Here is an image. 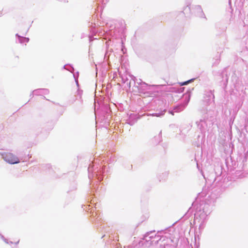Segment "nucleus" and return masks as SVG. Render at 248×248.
<instances>
[{
    "label": "nucleus",
    "mask_w": 248,
    "mask_h": 248,
    "mask_svg": "<svg viewBox=\"0 0 248 248\" xmlns=\"http://www.w3.org/2000/svg\"><path fill=\"white\" fill-rule=\"evenodd\" d=\"M35 95H42V89H37L34 90Z\"/></svg>",
    "instance_id": "4be33fe9"
},
{
    "label": "nucleus",
    "mask_w": 248,
    "mask_h": 248,
    "mask_svg": "<svg viewBox=\"0 0 248 248\" xmlns=\"http://www.w3.org/2000/svg\"><path fill=\"white\" fill-rule=\"evenodd\" d=\"M75 82L76 83L77 87H78V89H79V83L78 81V79L76 78Z\"/></svg>",
    "instance_id": "473e14b6"
},
{
    "label": "nucleus",
    "mask_w": 248,
    "mask_h": 248,
    "mask_svg": "<svg viewBox=\"0 0 248 248\" xmlns=\"http://www.w3.org/2000/svg\"><path fill=\"white\" fill-rule=\"evenodd\" d=\"M73 74V77L75 78V80H76V79H78V75H79V73L78 72H77L76 73H75L74 72V73H72Z\"/></svg>",
    "instance_id": "cd10ccee"
},
{
    "label": "nucleus",
    "mask_w": 248,
    "mask_h": 248,
    "mask_svg": "<svg viewBox=\"0 0 248 248\" xmlns=\"http://www.w3.org/2000/svg\"><path fill=\"white\" fill-rule=\"evenodd\" d=\"M140 118V116L139 115L130 113L128 115V118L126 119V123L130 125H133Z\"/></svg>",
    "instance_id": "9b49d317"
},
{
    "label": "nucleus",
    "mask_w": 248,
    "mask_h": 248,
    "mask_svg": "<svg viewBox=\"0 0 248 248\" xmlns=\"http://www.w3.org/2000/svg\"><path fill=\"white\" fill-rule=\"evenodd\" d=\"M168 176L169 172L165 171L158 175V179L160 182L165 181L167 179Z\"/></svg>",
    "instance_id": "f3484780"
},
{
    "label": "nucleus",
    "mask_w": 248,
    "mask_h": 248,
    "mask_svg": "<svg viewBox=\"0 0 248 248\" xmlns=\"http://www.w3.org/2000/svg\"><path fill=\"white\" fill-rule=\"evenodd\" d=\"M47 166H48V168L50 167V165H47Z\"/></svg>",
    "instance_id": "c03bdc74"
},
{
    "label": "nucleus",
    "mask_w": 248,
    "mask_h": 248,
    "mask_svg": "<svg viewBox=\"0 0 248 248\" xmlns=\"http://www.w3.org/2000/svg\"><path fill=\"white\" fill-rule=\"evenodd\" d=\"M195 79V78H192V79H190L189 80H188L187 81L182 82V83H180V84H181V86L187 85V84L193 82Z\"/></svg>",
    "instance_id": "b1692460"
},
{
    "label": "nucleus",
    "mask_w": 248,
    "mask_h": 248,
    "mask_svg": "<svg viewBox=\"0 0 248 248\" xmlns=\"http://www.w3.org/2000/svg\"><path fill=\"white\" fill-rule=\"evenodd\" d=\"M237 162H238V164H239V163H240V162H239V161H237ZM240 166H241V165H240ZM239 168H241V166H239Z\"/></svg>",
    "instance_id": "a19ab883"
},
{
    "label": "nucleus",
    "mask_w": 248,
    "mask_h": 248,
    "mask_svg": "<svg viewBox=\"0 0 248 248\" xmlns=\"http://www.w3.org/2000/svg\"><path fill=\"white\" fill-rule=\"evenodd\" d=\"M190 11L193 10L196 15L201 17H205V15L202 11V9L200 5H194L191 7L187 6Z\"/></svg>",
    "instance_id": "1a4fd4ad"
},
{
    "label": "nucleus",
    "mask_w": 248,
    "mask_h": 248,
    "mask_svg": "<svg viewBox=\"0 0 248 248\" xmlns=\"http://www.w3.org/2000/svg\"><path fill=\"white\" fill-rule=\"evenodd\" d=\"M155 235H156L155 234V231L148 232L144 235L143 239L146 242H149L152 240V238L154 237Z\"/></svg>",
    "instance_id": "2eb2a0df"
},
{
    "label": "nucleus",
    "mask_w": 248,
    "mask_h": 248,
    "mask_svg": "<svg viewBox=\"0 0 248 248\" xmlns=\"http://www.w3.org/2000/svg\"><path fill=\"white\" fill-rule=\"evenodd\" d=\"M16 37L17 38L16 43H19L20 44H23L24 43H28L30 39L28 37H25L19 35L18 33L16 34Z\"/></svg>",
    "instance_id": "4468645a"
},
{
    "label": "nucleus",
    "mask_w": 248,
    "mask_h": 248,
    "mask_svg": "<svg viewBox=\"0 0 248 248\" xmlns=\"http://www.w3.org/2000/svg\"><path fill=\"white\" fill-rule=\"evenodd\" d=\"M163 114V113H146L143 115V116H156V117H159Z\"/></svg>",
    "instance_id": "412c9836"
},
{
    "label": "nucleus",
    "mask_w": 248,
    "mask_h": 248,
    "mask_svg": "<svg viewBox=\"0 0 248 248\" xmlns=\"http://www.w3.org/2000/svg\"><path fill=\"white\" fill-rule=\"evenodd\" d=\"M220 177L219 176H217V177H216L215 179V181H219L220 180V179H219Z\"/></svg>",
    "instance_id": "e433bc0d"
},
{
    "label": "nucleus",
    "mask_w": 248,
    "mask_h": 248,
    "mask_svg": "<svg viewBox=\"0 0 248 248\" xmlns=\"http://www.w3.org/2000/svg\"><path fill=\"white\" fill-rule=\"evenodd\" d=\"M0 237L1 238V239H3V240L7 244H9V243H10V244H12L13 242L12 241H10L9 242L8 239H6L4 238V237L1 234H0Z\"/></svg>",
    "instance_id": "393cba45"
},
{
    "label": "nucleus",
    "mask_w": 248,
    "mask_h": 248,
    "mask_svg": "<svg viewBox=\"0 0 248 248\" xmlns=\"http://www.w3.org/2000/svg\"><path fill=\"white\" fill-rule=\"evenodd\" d=\"M161 133L162 131H161L157 136H155L153 140H155V144H158L161 141Z\"/></svg>",
    "instance_id": "6ab92c4d"
},
{
    "label": "nucleus",
    "mask_w": 248,
    "mask_h": 248,
    "mask_svg": "<svg viewBox=\"0 0 248 248\" xmlns=\"http://www.w3.org/2000/svg\"><path fill=\"white\" fill-rule=\"evenodd\" d=\"M108 1V0H97V2L99 1V2H102V3H104V4H105Z\"/></svg>",
    "instance_id": "c756f323"
},
{
    "label": "nucleus",
    "mask_w": 248,
    "mask_h": 248,
    "mask_svg": "<svg viewBox=\"0 0 248 248\" xmlns=\"http://www.w3.org/2000/svg\"><path fill=\"white\" fill-rule=\"evenodd\" d=\"M49 93L48 89H42V95L47 94Z\"/></svg>",
    "instance_id": "a878e982"
},
{
    "label": "nucleus",
    "mask_w": 248,
    "mask_h": 248,
    "mask_svg": "<svg viewBox=\"0 0 248 248\" xmlns=\"http://www.w3.org/2000/svg\"><path fill=\"white\" fill-rule=\"evenodd\" d=\"M210 199H206L205 201H202L196 208L194 221L200 223L199 228H202L205 223L206 217L209 215L212 211L211 204L214 203L217 198V196L211 194Z\"/></svg>",
    "instance_id": "f257e3e1"
},
{
    "label": "nucleus",
    "mask_w": 248,
    "mask_h": 248,
    "mask_svg": "<svg viewBox=\"0 0 248 248\" xmlns=\"http://www.w3.org/2000/svg\"><path fill=\"white\" fill-rule=\"evenodd\" d=\"M113 241H115V242H116V241H119V240L117 238L116 236H115V238H114V237H113Z\"/></svg>",
    "instance_id": "c9c22d12"
},
{
    "label": "nucleus",
    "mask_w": 248,
    "mask_h": 248,
    "mask_svg": "<svg viewBox=\"0 0 248 248\" xmlns=\"http://www.w3.org/2000/svg\"><path fill=\"white\" fill-rule=\"evenodd\" d=\"M190 97H191V91L189 89L186 92V93L185 94H183V98L185 100V103L184 105H186V106H187L188 102H189L190 99Z\"/></svg>",
    "instance_id": "dca6fc26"
},
{
    "label": "nucleus",
    "mask_w": 248,
    "mask_h": 248,
    "mask_svg": "<svg viewBox=\"0 0 248 248\" xmlns=\"http://www.w3.org/2000/svg\"><path fill=\"white\" fill-rule=\"evenodd\" d=\"M115 160L113 158L112 159V155L110 157V160H109V163H112L113 161H114Z\"/></svg>",
    "instance_id": "2f4dec72"
},
{
    "label": "nucleus",
    "mask_w": 248,
    "mask_h": 248,
    "mask_svg": "<svg viewBox=\"0 0 248 248\" xmlns=\"http://www.w3.org/2000/svg\"><path fill=\"white\" fill-rule=\"evenodd\" d=\"M196 124L198 128L201 130L202 133H205L207 130L208 124H212V123L207 120L201 119L200 121H197Z\"/></svg>",
    "instance_id": "0eeeda50"
},
{
    "label": "nucleus",
    "mask_w": 248,
    "mask_h": 248,
    "mask_svg": "<svg viewBox=\"0 0 248 248\" xmlns=\"http://www.w3.org/2000/svg\"><path fill=\"white\" fill-rule=\"evenodd\" d=\"M186 105L184 104H180L175 106L173 109L170 110L169 113L172 115H174L175 112H180L183 111L186 108Z\"/></svg>",
    "instance_id": "f8f14e48"
},
{
    "label": "nucleus",
    "mask_w": 248,
    "mask_h": 248,
    "mask_svg": "<svg viewBox=\"0 0 248 248\" xmlns=\"http://www.w3.org/2000/svg\"><path fill=\"white\" fill-rule=\"evenodd\" d=\"M131 78L134 81L135 86L138 88L140 93H144L146 91L150 89V85L143 82L140 79H138L133 76Z\"/></svg>",
    "instance_id": "39448f33"
},
{
    "label": "nucleus",
    "mask_w": 248,
    "mask_h": 248,
    "mask_svg": "<svg viewBox=\"0 0 248 248\" xmlns=\"http://www.w3.org/2000/svg\"><path fill=\"white\" fill-rule=\"evenodd\" d=\"M111 52H112V49H110V50L108 49L106 50V52L105 54V58L107 60L108 58H109V55H110Z\"/></svg>",
    "instance_id": "5701e85b"
},
{
    "label": "nucleus",
    "mask_w": 248,
    "mask_h": 248,
    "mask_svg": "<svg viewBox=\"0 0 248 248\" xmlns=\"http://www.w3.org/2000/svg\"><path fill=\"white\" fill-rule=\"evenodd\" d=\"M122 81L124 83H125L126 82V81L127 80V78H126L125 79L123 77L122 78Z\"/></svg>",
    "instance_id": "72a5a7b5"
},
{
    "label": "nucleus",
    "mask_w": 248,
    "mask_h": 248,
    "mask_svg": "<svg viewBox=\"0 0 248 248\" xmlns=\"http://www.w3.org/2000/svg\"><path fill=\"white\" fill-rule=\"evenodd\" d=\"M166 248V243H164L163 244H161V248Z\"/></svg>",
    "instance_id": "7c9ffc66"
},
{
    "label": "nucleus",
    "mask_w": 248,
    "mask_h": 248,
    "mask_svg": "<svg viewBox=\"0 0 248 248\" xmlns=\"http://www.w3.org/2000/svg\"><path fill=\"white\" fill-rule=\"evenodd\" d=\"M18 242H19V241H18L17 242H16V244H18Z\"/></svg>",
    "instance_id": "37998d69"
},
{
    "label": "nucleus",
    "mask_w": 248,
    "mask_h": 248,
    "mask_svg": "<svg viewBox=\"0 0 248 248\" xmlns=\"http://www.w3.org/2000/svg\"><path fill=\"white\" fill-rule=\"evenodd\" d=\"M98 159H94L93 161L88 167V177L90 180L93 177L97 178L98 182H101L103 179L104 167L99 163Z\"/></svg>",
    "instance_id": "7ed1b4c3"
},
{
    "label": "nucleus",
    "mask_w": 248,
    "mask_h": 248,
    "mask_svg": "<svg viewBox=\"0 0 248 248\" xmlns=\"http://www.w3.org/2000/svg\"><path fill=\"white\" fill-rule=\"evenodd\" d=\"M84 37V34H82L81 37L83 38Z\"/></svg>",
    "instance_id": "58836bf2"
},
{
    "label": "nucleus",
    "mask_w": 248,
    "mask_h": 248,
    "mask_svg": "<svg viewBox=\"0 0 248 248\" xmlns=\"http://www.w3.org/2000/svg\"><path fill=\"white\" fill-rule=\"evenodd\" d=\"M89 40L91 41H92V38L91 36H89Z\"/></svg>",
    "instance_id": "ea45409f"
},
{
    "label": "nucleus",
    "mask_w": 248,
    "mask_h": 248,
    "mask_svg": "<svg viewBox=\"0 0 248 248\" xmlns=\"http://www.w3.org/2000/svg\"><path fill=\"white\" fill-rule=\"evenodd\" d=\"M129 87H130V84H131V81L129 82Z\"/></svg>",
    "instance_id": "79ce46f5"
},
{
    "label": "nucleus",
    "mask_w": 248,
    "mask_h": 248,
    "mask_svg": "<svg viewBox=\"0 0 248 248\" xmlns=\"http://www.w3.org/2000/svg\"><path fill=\"white\" fill-rule=\"evenodd\" d=\"M92 216H93V217H96L95 218V221L97 222H100L101 220V217H100V214H99L97 212H94L93 211L92 214Z\"/></svg>",
    "instance_id": "a211bd4d"
},
{
    "label": "nucleus",
    "mask_w": 248,
    "mask_h": 248,
    "mask_svg": "<svg viewBox=\"0 0 248 248\" xmlns=\"http://www.w3.org/2000/svg\"><path fill=\"white\" fill-rule=\"evenodd\" d=\"M0 155L9 164H16L20 162L19 158L12 153L2 151L0 153Z\"/></svg>",
    "instance_id": "20e7f679"
},
{
    "label": "nucleus",
    "mask_w": 248,
    "mask_h": 248,
    "mask_svg": "<svg viewBox=\"0 0 248 248\" xmlns=\"http://www.w3.org/2000/svg\"><path fill=\"white\" fill-rule=\"evenodd\" d=\"M204 101L207 104H209L214 101L215 96L213 93V91L209 90L205 92L204 94Z\"/></svg>",
    "instance_id": "9d476101"
},
{
    "label": "nucleus",
    "mask_w": 248,
    "mask_h": 248,
    "mask_svg": "<svg viewBox=\"0 0 248 248\" xmlns=\"http://www.w3.org/2000/svg\"><path fill=\"white\" fill-rule=\"evenodd\" d=\"M184 90V88H180L179 89H178L177 91H176V92H178V93H182Z\"/></svg>",
    "instance_id": "c85d7f7f"
},
{
    "label": "nucleus",
    "mask_w": 248,
    "mask_h": 248,
    "mask_svg": "<svg viewBox=\"0 0 248 248\" xmlns=\"http://www.w3.org/2000/svg\"><path fill=\"white\" fill-rule=\"evenodd\" d=\"M247 156L248 154L247 153L244 154V155H243L242 156L240 157L239 162H240V165H242L241 169L237 170L236 171H242L244 170V167L246 165L245 163L246 162L247 160Z\"/></svg>",
    "instance_id": "ddd939ff"
},
{
    "label": "nucleus",
    "mask_w": 248,
    "mask_h": 248,
    "mask_svg": "<svg viewBox=\"0 0 248 248\" xmlns=\"http://www.w3.org/2000/svg\"><path fill=\"white\" fill-rule=\"evenodd\" d=\"M239 72L232 69L229 71L228 68L225 69L222 73V78L220 84L223 89L226 92H227V86L228 82L229 76H231V83L233 88L238 92H243L246 89L243 85L242 82L239 80Z\"/></svg>",
    "instance_id": "f03ea898"
},
{
    "label": "nucleus",
    "mask_w": 248,
    "mask_h": 248,
    "mask_svg": "<svg viewBox=\"0 0 248 248\" xmlns=\"http://www.w3.org/2000/svg\"><path fill=\"white\" fill-rule=\"evenodd\" d=\"M175 126V124H170V128H173Z\"/></svg>",
    "instance_id": "4c0bfd02"
},
{
    "label": "nucleus",
    "mask_w": 248,
    "mask_h": 248,
    "mask_svg": "<svg viewBox=\"0 0 248 248\" xmlns=\"http://www.w3.org/2000/svg\"><path fill=\"white\" fill-rule=\"evenodd\" d=\"M220 62V60L218 58H217L215 59V62L213 63V66H216Z\"/></svg>",
    "instance_id": "bb28decb"
},
{
    "label": "nucleus",
    "mask_w": 248,
    "mask_h": 248,
    "mask_svg": "<svg viewBox=\"0 0 248 248\" xmlns=\"http://www.w3.org/2000/svg\"><path fill=\"white\" fill-rule=\"evenodd\" d=\"M83 91L80 89H78V90L75 93L74 97L70 100L71 104L74 103L76 101H79L78 107L79 108H82L83 105V99L82 97Z\"/></svg>",
    "instance_id": "423d86ee"
},
{
    "label": "nucleus",
    "mask_w": 248,
    "mask_h": 248,
    "mask_svg": "<svg viewBox=\"0 0 248 248\" xmlns=\"http://www.w3.org/2000/svg\"><path fill=\"white\" fill-rule=\"evenodd\" d=\"M63 68L71 72L72 73H74V67L70 64H65L64 65Z\"/></svg>",
    "instance_id": "aec40b11"
},
{
    "label": "nucleus",
    "mask_w": 248,
    "mask_h": 248,
    "mask_svg": "<svg viewBox=\"0 0 248 248\" xmlns=\"http://www.w3.org/2000/svg\"><path fill=\"white\" fill-rule=\"evenodd\" d=\"M35 95V94L34 93V90L30 94V97H33V96Z\"/></svg>",
    "instance_id": "f704fd0d"
},
{
    "label": "nucleus",
    "mask_w": 248,
    "mask_h": 248,
    "mask_svg": "<svg viewBox=\"0 0 248 248\" xmlns=\"http://www.w3.org/2000/svg\"><path fill=\"white\" fill-rule=\"evenodd\" d=\"M166 239L167 240V241L168 240V238H167L166 236L163 235L160 236V235L157 234L155 235L154 237L152 238V240H150L149 242L150 244L151 245H154V244L158 243L160 244V248H161V244L165 243L164 241Z\"/></svg>",
    "instance_id": "6e6552de"
}]
</instances>
